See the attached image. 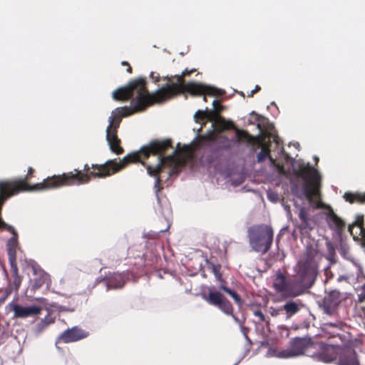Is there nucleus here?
Masks as SVG:
<instances>
[{
    "mask_svg": "<svg viewBox=\"0 0 365 365\" xmlns=\"http://www.w3.org/2000/svg\"><path fill=\"white\" fill-rule=\"evenodd\" d=\"M170 148H172V141L170 139L154 140L143 146L138 151L128 154L118 162L116 159H113L108 160L103 164H92L91 166L85 164L83 171L75 169V173H64L51 180L53 183H60V187L86 184L92 178H105L111 176L130 163H140L146 167L148 175L155 178V186L158 187L161 182L160 173L163 168L167 166L175 168L178 164L176 151L168 156H163ZM172 172L173 170L169 172V176L172 175Z\"/></svg>",
    "mask_w": 365,
    "mask_h": 365,
    "instance_id": "f257e3e1",
    "label": "nucleus"
},
{
    "mask_svg": "<svg viewBox=\"0 0 365 365\" xmlns=\"http://www.w3.org/2000/svg\"><path fill=\"white\" fill-rule=\"evenodd\" d=\"M113 98L116 101L132 99V107L123 106L113 110L109 117V125L107 127L106 133L114 131L118 133L123 117L142 112L155 103L153 94L149 93L146 88L145 79L143 78L133 80L128 86L113 91Z\"/></svg>",
    "mask_w": 365,
    "mask_h": 365,
    "instance_id": "f03ea898",
    "label": "nucleus"
},
{
    "mask_svg": "<svg viewBox=\"0 0 365 365\" xmlns=\"http://www.w3.org/2000/svg\"><path fill=\"white\" fill-rule=\"evenodd\" d=\"M318 351L311 356L318 361L330 363L338 359V365H360L354 349L350 345H331L316 342Z\"/></svg>",
    "mask_w": 365,
    "mask_h": 365,
    "instance_id": "7ed1b4c3",
    "label": "nucleus"
},
{
    "mask_svg": "<svg viewBox=\"0 0 365 365\" xmlns=\"http://www.w3.org/2000/svg\"><path fill=\"white\" fill-rule=\"evenodd\" d=\"M187 92L192 96H220L225 91L213 86L189 82L187 83H168L153 93L155 103L165 101L178 93Z\"/></svg>",
    "mask_w": 365,
    "mask_h": 365,
    "instance_id": "20e7f679",
    "label": "nucleus"
},
{
    "mask_svg": "<svg viewBox=\"0 0 365 365\" xmlns=\"http://www.w3.org/2000/svg\"><path fill=\"white\" fill-rule=\"evenodd\" d=\"M317 252L307 250L294 267L293 278L301 294L313 286L318 274Z\"/></svg>",
    "mask_w": 365,
    "mask_h": 365,
    "instance_id": "39448f33",
    "label": "nucleus"
},
{
    "mask_svg": "<svg viewBox=\"0 0 365 365\" xmlns=\"http://www.w3.org/2000/svg\"><path fill=\"white\" fill-rule=\"evenodd\" d=\"M247 237L252 250L264 255L272 247L274 230L272 226L269 225H254L248 227Z\"/></svg>",
    "mask_w": 365,
    "mask_h": 365,
    "instance_id": "423d86ee",
    "label": "nucleus"
},
{
    "mask_svg": "<svg viewBox=\"0 0 365 365\" xmlns=\"http://www.w3.org/2000/svg\"><path fill=\"white\" fill-rule=\"evenodd\" d=\"M296 175L306 180L303 191L307 199L312 202L317 195L320 175L317 170L311 167L309 163H300L295 171Z\"/></svg>",
    "mask_w": 365,
    "mask_h": 365,
    "instance_id": "0eeeda50",
    "label": "nucleus"
},
{
    "mask_svg": "<svg viewBox=\"0 0 365 365\" xmlns=\"http://www.w3.org/2000/svg\"><path fill=\"white\" fill-rule=\"evenodd\" d=\"M273 287L277 293H280L284 297L293 298L302 295L294 278L287 279L280 270L276 273Z\"/></svg>",
    "mask_w": 365,
    "mask_h": 365,
    "instance_id": "6e6552de",
    "label": "nucleus"
},
{
    "mask_svg": "<svg viewBox=\"0 0 365 365\" xmlns=\"http://www.w3.org/2000/svg\"><path fill=\"white\" fill-rule=\"evenodd\" d=\"M315 343L309 337H295L290 341L289 349L279 352L282 358L294 357L304 354L309 348H314Z\"/></svg>",
    "mask_w": 365,
    "mask_h": 365,
    "instance_id": "1a4fd4ad",
    "label": "nucleus"
},
{
    "mask_svg": "<svg viewBox=\"0 0 365 365\" xmlns=\"http://www.w3.org/2000/svg\"><path fill=\"white\" fill-rule=\"evenodd\" d=\"M205 300L211 305L217 307L226 315H232L234 308L232 303L220 292L210 291L207 296H204Z\"/></svg>",
    "mask_w": 365,
    "mask_h": 365,
    "instance_id": "9d476101",
    "label": "nucleus"
},
{
    "mask_svg": "<svg viewBox=\"0 0 365 365\" xmlns=\"http://www.w3.org/2000/svg\"><path fill=\"white\" fill-rule=\"evenodd\" d=\"M89 336L88 331L81 329L78 326L68 328L63 331L56 339V345L59 342L66 344L76 342L81 339H86ZM58 348V346H56Z\"/></svg>",
    "mask_w": 365,
    "mask_h": 365,
    "instance_id": "9b49d317",
    "label": "nucleus"
},
{
    "mask_svg": "<svg viewBox=\"0 0 365 365\" xmlns=\"http://www.w3.org/2000/svg\"><path fill=\"white\" fill-rule=\"evenodd\" d=\"M344 299L343 294L337 289H332L327 292L322 301L324 312L329 315L332 314Z\"/></svg>",
    "mask_w": 365,
    "mask_h": 365,
    "instance_id": "f8f14e48",
    "label": "nucleus"
},
{
    "mask_svg": "<svg viewBox=\"0 0 365 365\" xmlns=\"http://www.w3.org/2000/svg\"><path fill=\"white\" fill-rule=\"evenodd\" d=\"M14 318H27L39 314L42 308L38 306L22 307L18 304H11Z\"/></svg>",
    "mask_w": 365,
    "mask_h": 365,
    "instance_id": "ddd939ff",
    "label": "nucleus"
},
{
    "mask_svg": "<svg viewBox=\"0 0 365 365\" xmlns=\"http://www.w3.org/2000/svg\"><path fill=\"white\" fill-rule=\"evenodd\" d=\"M298 216L301 221L297 225L298 229L302 234H308L314 228L313 221L309 217L308 209L304 207H299Z\"/></svg>",
    "mask_w": 365,
    "mask_h": 365,
    "instance_id": "4468645a",
    "label": "nucleus"
},
{
    "mask_svg": "<svg viewBox=\"0 0 365 365\" xmlns=\"http://www.w3.org/2000/svg\"><path fill=\"white\" fill-rule=\"evenodd\" d=\"M106 140L108 141L110 150L116 155H121L124 153L123 148L120 145L121 140L117 135V132L106 133Z\"/></svg>",
    "mask_w": 365,
    "mask_h": 365,
    "instance_id": "2eb2a0df",
    "label": "nucleus"
},
{
    "mask_svg": "<svg viewBox=\"0 0 365 365\" xmlns=\"http://www.w3.org/2000/svg\"><path fill=\"white\" fill-rule=\"evenodd\" d=\"M125 284V277L122 274L113 273L106 279V286L108 289H120Z\"/></svg>",
    "mask_w": 365,
    "mask_h": 365,
    "instance_id": "dca6fc26",
    "label": "nucleus"
},
{
    "mask_svg": "<svg viewBox=\"0 0 365 365\" xmlns=\"http://www.w3.org/2000/svg\"><path fill=\"white\" fill-rule=\"evenodd\" d=\"M9 259L11 263V271L14 277L13 284L16 291H18L22 282V277L19 274L18 267L16 263L15 256H13L9 250Z\"/></svg>",
    "mask_w": 365,
    "mask_h": 365,
    "instance_id": "f3484780",
    "label": "nucleus"
},
{
    "mask_svg": "<svg viewBox=\"0 0 365 365\" xmlns=\"http://www.w3.org/2000/svg\"><path fill=\"white\" fill-rule=\"evenodd\" d=\"M328 222L331 228L334 229L338 233H341L345 228L346 223L334 212L328 215Z\"/></svg>",
    "mask_w": 365,
    "mask_h": 365,
    "instance_id": "a211bd4d",
    "label": "nucleus"
},
{
    "mask_svg": "<svg viewBox=\"0 0 365 365\" xmlns=\"http://www.w3.org/2000/svg\"><path fill=\"white\" fill-rule=\"evenodd\" d=\"M299 303L294 301H289L281 307L278 312L284 311L287 319L291 318L299 311Z\"/></svg>",
    "mask_w": 365,
    "mask_h": 365,
    "instance_id": "6ab92c4d",
    "label": "nucleus"
},
{
    "mask_svg": "<svg viewBox=\"0 0 365 365\" xmlns=\"http://www.w3.org/2000/svg\"><path fill=\"white\" fill-rule=\"evenodd\" d=\"M56 321V317L51 314L50 312L41 319L36 327V331L37 333H41L46 330L51 324H53Z\"/></svg>",
    "mask_w": 365,
    "mask_h": 365,
    "instance_id": "aec40b11",
    "label": "nucleus"
},
{
    "mask_svg": "<svg viewBox=\"0 0 365 365\" xmlns=\"http://www.w3.org/2000/svg\"><path fill=\"white\" fill-rule=\"evenodd\" d=\"M344 198L346 202H349V203H365V192H346L344 195Z\"/></svg>",
    "mask_w": 365,
    "mask_h": 365,
    "instance_id": "412c9836",
    "label": "nucleus"
},
{
    "mask_svg": "<svg viewBox=\"0 0 365 365\" xmlns=\"http://www.w3.org/2000/svg\"><path fill=\"white\" fill-rule=\"evenodd\" d=\"M357 226L359 228V235L365 240V227H364V215H357L356 220L348 227L349 232L353 235V227Z\"/></svg>",
    "mask_w": 365,
    "mask_h": 365,
    "instance_id": "4be33fe9",
    "label": "nucleus"
},
{
    "mask_svg": "<svg viewBox=\"0 0 365 365\" xmlns=\"http://www.w3.org/2000/svg\"><path fill=\"white\" fill-rule=\"evenodd\" d=\"M218 143L220 149L227 150L232 148L235 141L234 140H230L225 136H220L218 138Z\"/></svg>",
    "mask_w": 365,
    "mask_h": 365,
    "instance_id": "5701e85b",
    "label": "nucleus"
},
{
    "mask_svg": "<svg viewBox=\"0 0 365 365\" xmlns=\"http://www.w3.org/2000/svg\"><path fill=\"white\" fill-rule=\"evenodd\" d=\"M270 150L269 148V146L267 145H263L262 150L260 152L258 153L257 155V162L260 163L264 160L267 157L269 158V159L274 162V160L270 157L269 155Z\"/></svg>",
    "mask_w": 365,
    "mask_h": 365,
    "instance_id": "b1692460",
    "label": "nucleus"
},
{
    "mask_svg": "<svg viewBox=\"0 0 365 365\" xmlns=\"http://www.w3.org/2000/svg\"><path fill=\"white\" fill-rule=\"evenodd\" d=\"M220 288H221V289L225 291L226 293H227L231 297H232V299L235 300V302L239 306H242V298L236 292H235L234 290H232L227 287H225V286H221Z\"/></svg>",
    "mask_w": 365,
    "mask_h": 365,
    "instance_id": "393cba45",
    "label": "nucleus"
},
{
    "mask_svg": "<svg viewBox=\"0 0 365 365\" xmlns=\"http://www.w3.org/2000/svg\"><path fill=\"white\" fill-rule=\"evenodd\" d=\"M48 275L44 272H40L38 274V278L34 279V282L33 284L34 289H36L40 288L47 280Z\"/></svg>",
    "mask_w": 365,
    "mask_h": 365,
    "instance_id": "a878e982",
    "label": "nucleus"
},
{
    "mask_svg": "<svg viewBox=\"0 0 365 365\" xmlns=\"http://www.w3.org/2000/svg\"><path fill=\"white\" fill-rule=\"evenodd\" d=\"M232 128H235V130L237 142H241L242 140H250V136L247 133V132L235 128L233 124H232Z\"/></svg>",
    "mask_w": 365,
    "mask_h": 365,
    "instance_id": "bb28decb",
    "label": "nucleus"
},
{
    "mask_svg": "<svg viewBox=\"0 0 365 365\" xmlns=\"http://www.w3.org/2000/svg\"><path fill=\"white\" fill-rule=\"evenodd\" d=\"M207 263L209 266V269H211V271L215 274V277L218 280L221 281L222 280V274L220 273L221 265L219 264H214L212 262H210L208 261H207Z\"/></svg>",
    "mask_w": 365,
    "mask_h": 365,
    "instance_id": "cd10ccee",
    "label": "nucleus"
},
{
    "mask_svg": "<svg viewBox=\"0 0 365 365\" xmlns=\"http://www.w3.org/2000/svg\"><path fill=\"white\" fill-rule=\"evenodd\" d=\"M195 71L196 70L195 68L191 69V70H188V69L186 68V69H185L182 72L181 75H180V76L179 75L175 76V78H176V79H177V83H176L177 84L185 83L184 77L190 75L191 73H192Z\"/></svg>",
    "mask_w": 365,
    "mask_h": 365,
    "instance_id": "c85d7f7f",
    "label": "nucleus"
},
{
    "mask_svg": "<svg viewBox=\"0 0 365 365\" xmlns=\"http://www.w3.org/2000/svg\"><path fill=\"white\" fill-rule=\"evenodd\" d=\"M207 117V114L206 113L205 110L204 111L201 110H197L194 115L196 123H201L202 121H205Z\"/></svg>",
    "mask_w": 365,
    "mask_h": 365,
    "instance_id": "c756f323",
    "label": "nucleus"
},
{
    "mask_svg": "<svg viewBox=\"0 0 365 365\" xmlns=\"http://www.w3.org/2000/svg\"><path fill=\"white\" fill-rule=\"evenodd\" d=\"M253 314L258 317V322L259 323H262V322H265L267 323V324H269V321L267 319V317H265V315L262 313V312L261 310H255L253 311Z\"/></svg>",
    "mask_w": 365,
    "mask_h": 365,
    "instance_id": "7c9ffc66",
    "label": "nucleus"
},
{
    "mask_svg": "<svg viewBox=\"0 0 365 365\" xmlns=\"http://www.w3.org/2000/svg\"><path fill=\"white\" fill-rule=\"evenodd\" d=\"M206 113L207 114V117L206 118V120H210L212 121L217 118L219 117V113H217L216 110H209L207 108L205 110Z\"/></svg>",
    "mask_w": 365,
    "mask_h": 365,
    "instance_id": "2f4dec72",
    "label": "nucleus"
},
{
    "mask_svg": "<svg viewBox=\"0 0 365 365\" xmlns=\"http://www.w3.org/2000/svg\"><path fill=\"white\" fill-rule=\"evenodd\" d=\"M212 106L213 110H216L217 113H220L224 109V106L217 100L213 101Z\"/></svg>",
    "mask_w": 365,
    "mask_h": 365,
    "instance_id": "473e14b6",
    "label": "nucleus"
},
{
    "mask_svg": "<svg viewBox=\"0 0 365 365\" xmlns=\"http://www.w3.org/2000/svg\"><path fill=\"white\" fill-rule=\"evenodd\" d=\"M261 90V87L258 85H256L255 86V89H253L249 94H248V97H252L254 96L255 93H256L257 92Z\"/></svg>",
    "mask_w": 365,
    "mask_h": 365,
    "instance_id": "72a5a7b5",
    "label": "nucleus"
},
{
    "mask_svg": "<svg viewBox=\"0 0 365 365\" xmlns=\"http://www.w3.org/2000/svg\"><path fill=\"white\" fill-rule=\"evenodd\" d=\"M230 316L232 317V319H234V321H235V322H237V323H238V324H240V319H238V317L234 314V312H232V315H230Z\"/></svg>",
    "mask_w": 365,
    "mask_h": 365,
    "instance_id": "f704fd0d",
    "label": "nucleus"
},
{
    "mask_svg": "<svg viewBox=\"0 0 365 365\" xmlns=\"http://www.w3.org/2000/svg\"><path fill=\"white\" fill-rule=\"evenodd\" d=\"M251 114L255 116V120H257V121H259V119H260V118H261V116H260V115H259L257 113H255L254 111H253V112H252V113H251Z\"/></svg>",
    "mask_w": 365,
    "mask_h": 365,
    "instance_id": "c9c22d12",
    "label": "nucleus"
},
{
    "mask_svg": "<svg viewBox=\"0 0 365 365\" xmlns=\"http://www.w3.org/2000/svg\"><path fill=\"white\" fill-rule=\"evenodd\" d=\"M127 72L129 73H132V67L130 66V64H128L127 66Z\"/></svg>",
    "mask_w": 365,
    "mask_h": 365,
    "instance_id": "e433bc0d",
    "label": "nucleus"
},
{
    "mask_svg": "<svg viewBox=\"0 0 365 365\" xmlns=\"http://www.w3.org/2000/svg\"><path fill=\"white\" fill-rule=\"evenodd\" d=\"M128 64H129V63L127 62V61H122L121 62V65H123V66H127Z\"/></svg>",
    "mask_w": 365,
    "mask_h": 365,
    "instance_id": "4c0bfd02",
    "label": "nucleus"
},
{
    "mask_svg": "<svg viewBox=\"0 0 365 365\" xmlns=\"http://www.w3.org/2000/svg\"><path fill=\"white\" fill-rule=\"evenodd\" d=\"M344 279H345V277L344 276H339V278H338V281L341 282Z\"/></svg>",
    "mask_w": 365,
    "mask_h": 365,
    "instance_id": "58836bf2",
    "label": "nucleus"
},
{
    "mask_svg": "<svg viewBox=\"0 0 365 365\" xmlns=\"http://www.w3.org/2000/svg\"><path fill=\"white\" fill-rule=\"evenodd\" d=\"M202 96H203V100H204V101H205V102H206V101H207V96H205V95H202Z\"/></svg>",
    "mask_w": 365,
    "mask_h": 365,
    "instance_id": "ea45409f",
    "label": "nucleus"
},
{
    "mask_svg": "<svg viewBox=\"0 0 365 365\" xmlns=\"http://www.w3.org/2000/svg\"><path fill=\"white\" fill-rule=\"evenodd\" d=\"M182 150H185V151H187L188 150V147L185 146V147H183Z\"/></svg>",
    "mask_w": 365,
    "mask_h": 365,
    "instance_id": "a19ab883",
    "label": "nucleus"
},
{
    "mask_svg": "<svg viewBox=\"0 0 365 365\" xmlns=\"http://www.w3.org/2000/svg\"><path fill=\"white\" fill-rule=\"evenodd\" d=\"M363 294L364 295V297H365V285L363 286Z\"/></svg>",
    "mask_w": 365,
    "mask_h": 365,
    "instance_id": "79ce46f5",
    "label": "nucleus"
},
{
    "mask_svg": "<svg viewBox=\"0 0 365 365\" xmlns=\"http://www.w3.org/2000/svg\"><path fill=\"white\" fill-rule=\"evenodd\" d=\"M268 197L270 199V200H272V196L270 195H268Z\"/></svg>",
    "mask_w": 365,
    "mask_h": 365,
    "instance_id": "37998d69",
    "label": "nucleus"
}]
</instances>
